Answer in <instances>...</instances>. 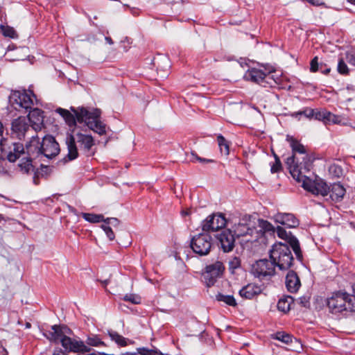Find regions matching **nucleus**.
Segmentation results:
<instances>
[{"label":"nucleus","mask_w":355,"mask_h":355,"mask_svg":"<svg viewBox=\"0 0 355 355\" xmlns=\"http://www.w3.org/2000/svg\"><path fill=\"white\" fill-rule=\"evenodd\" d=\"M164 62L166 64V67H170V64H169V62H168V58H164V60H163Z\"/></svg>","instance_id":"bf43d9fd"},{"label":"nucleus","mask_w":355,"mask_h":355,"mask_svg":"<svg viewBox=\"0 0 355 355\" xmlns=\"http://www.w3.org/2000/svg\"><path fill=\"white\" fill-rule=\"evenodd\" d=\"M33 137L35 139L33 151H35L37 157L43 155L47 158H52L58 155L60 146L53 137L49 135L44 137L41 144L39 142V137L37 136H32L31 140L33 139Z\"/></svg>","instance_id":"423d86ee"},{"label":"nucleus","mask_w":355,"mask_h":355,"mask_svg":"<svg viewBox=\"0 0 355 355\" xmlns=\"http://www.w3.org/2000/svg\"><path fill=\"white\" fill-rule=\"evenodd\" d=\"M191 156L193 157V159H191V162H194L195 160H197L202 164H209V163L214 162V160L211 159L202 158V157H199L195 153H191Z\"/></svg>","instance_id":"c03bdc74"},{"label":"nucleus","mask_w":355,"mask_h":355,"mask_svg":"<svg viewBox=\"0 0 355 355\" xmlns=\"http://www.w3.org/2000/svg\"><path fill=\"white\" fill-rule=\"evenodd\" d=\"M347 60L349 63L355 65V52L347 55Z\"/></svg>","instance_id":"864d4df0"},{"label":"nucleus","mask_w":355,"mask_h":355,"mask_svg":"<svg viewBox=\"0 0 355 355\" xmlns=\"http://www.w3.org/2000/svg\"><path fill=\"white\" fill-rule=\"evenodd\" d=\"M10 101L16 110L22 108L27 111L33 105L31 95L26 92H15L10 96Z\"/></svg>","instance_id":"4468645a"},{"label":"nucleus","mask_w":355,"mask_h":355,"mask_svg":"<svg viewBox=\"0 0 355 355\" xmlns=\"http://www.w3.org/2000/svg\"><path fill=\"white\" fill-rule=\"evenodd\" d=\"M244 77L245 79L260 84L263 87H266V83L269 85L272 84L269 81L270 79H272L275 83H277L279 82V79L276 80L273 79L272 76L270 74H266L262 70L256 68L248 69L245 73Z\"/></svg>","instance_id":"ddd939ff"},{"label":"nucleus","mask_w":355,"mask_h":355,"mask_svg":"<svg viewBox=\"0 0 355 355\" xmlns=\"http://www.w3.org/2000/svg\"><path fill=\"white\" fill-rule=\"evenodd\" d=\"M252 272L256 277L262 280L275 275V265L272 261L260 259L252 265Z\"/></svg>","instance_id":"9d476101"},{"label":"nucleus","mask_w":355,"mask_h":355,"mask_svg":"<svg viewBox=\"0 0 355 355\" xmlns=\"http://www.w3.org/2000/svg\"><path fill=\"white\" fill-rule=\"evenodd\" d=\"M105 41H106L109 44H113V43H114V42H113V41H112V38H111V37H105Z\"/></svg>","instance_id":"13d9d810"},{"label":"nucleus","mask_w":355,"mask_h":355,"mask_svg":"<svg viewBox=\"0 0 355 355\" xmlns=\"http://www.w3.org/2000/svg\"><path fill=\"white\" fill-rule=\"evenodd\" d=\"M320 63L318 62V58L315 56L310 63V70L312 72L319 71Z\"/></svg>","instance_id":"09e8293b"},{"label":"nucleus","mask_w":355,"mask_h":355,"mask_svg":"<svg viewBox=\"0 0 355 355\" xmlns=\"http://www.w3.org/2000/svg\"><path fill=\"white\" fill-rule=\"evenodd\" d=\"M31 327V323H30V322H26V328H30Z\"/></svg>","instance_id":"e2e57ef3"},{"label":"nucleus","mask_w":355,"mask_h":355,"mask_svg":"<svg viewBox=\"0 0 355 355\" xmlns=\"http://www.w3.org/2000/svg\"><path fill=\"white\" fill-rule=\"evenodd\" d=\"M3 125L1 123V122L0 121V137L2 136V133H3Z\"/></svg>","instance_id":"052dcab7"},{"label":"nucleus","mask_w":355,"mask_h":355,"mask_svg":"<svg viewBox=\"0 0 355 355\" xmlns=\"http://www.w3.org/2000/svg\"><path fill=\"white\" fill-rule=\"evenodd\" d=\"M76 142L78 144L80 150L83 151L86 156H91L94 154L92 148L94 145V141L91 135L77 133L74 137L70 135L66 139L68 153L63 159L64 163L78 157V153Z\"/></svg>","instance_id":"f03ea898"},{"label":"nucleus","mask_w":355,"mask_h":355,"mask_svg":"<svg viewBox=\"0 0 355 355\" xmlns=\"http://www.w3.org/2000/svg\"><path fill=\"white\" fill-rule=\"evenodd\" d=\"M191 214V210L190 209H187V210H184L182 211V216H187V215H189Z\"/></svg>","instance_id":"4d7b16f0"},{"label":"nucleus","mask_w":355,"mask_h":355,"mask_svg":"<svg viewBox=\"0 0 355 355\" xmlns=\"http://www.w3.org/2000/svg\"><path fill=\"white\" fill-rule=\"evenodd\" d=\"M125 42H127L128 45H130L131 44V42L129 38L125 37L123 40L121 41V43L125 44ZM124 50L126 51L128 49V46H123Z\"/></svg>","instance_id":"6e6d98bb"},{"label":"nucleus","mask_w":355,"mask_h":355,"mask_svg":"<svg viewBox=\"0 0 355 355\" xmlns=\"http://www.w3.org/2000/svg\"><path fill=\"white\" fill-rule=\"evenodd\" d=\"M71 110L76 114L78 123H85L92 130L103 135L106 133V127L100 120L101 111L98 109L91 110L84 107H71Z\"/></svg>","instance_id":"7ed1b4c3"},{"label":"nucleus","mask_w":355,"mask_h":355,"mask_svg":"<svg viewBox=\"0 0 355 355\" xmlns=\"http://www.w3.org/2000/svg\"><path fill=\"white\" fill-rule=\"evenodd\" d=\"M349 2L355 5V0H347Z\"/></svg>","instance_id":"0e129e2a"},{"label":"nucleus","mask_w":355,"mask_h":355,"mask_svg":"<svg viewBox=\"0 0 355 355\" xmlns=\"http://www.w3.org/2000/svg\"><path fill=\"white\" fill-rule=\"evenodd\" d=\"M286 286L288 291L291 293H295L300 288L301 284L300 280L293 270H291L288 272L286 277Z\"/></svg>","instance_id":"393cba45"},{"label":"nucleus","mask_w":355,"mask_h":355,"mask_svg":"<svg viewBox=\"0 0 355 355\" xmlns=\"http://www.w3.org/2000/svg\"><path fill=\"white\" fill-rule=\"evenodd\" d=\"M107 334L112 341L116 343L119 346L125 347L128 345L129 343L132 344V342L130 341L128 339L124 338L121 335L119 334L116 331L112 330H108Z\"/></svg>","instance_id":"cd10ccee"},{"label":"nucleus","mask_w":355,"mask_h":355,"mask_svg":"<svg viewBox=\"0 0 355 355\" xmlns=\"http://www.w3.org/2000/svg\"><path fill=\"white\" fill-rule=\"evenodd\" d=\"M338 71L341 74H347L348 73L347 66L343 60H340L338 62Z\"/></svg>","instance_id":"de8ad7c7"},{"label":"nucleus","mask_w":355,"mask_h":355,"mask_svg":"<svg viewBox=\"0 0 355 355\" xmlns=\"http://www.w3.org/2000/svg\"><path fill=\"white\" fill-rule=\"evenodd\" d=\"M102 229L105 231L107 236L109 238L110 241H113L115 238L114 234L112 230V228L107 225H102Z\"/></svg>","instance_id":"a18cd8bd"},{"label":"nucleus","mask_w":355,"mask_h":355,"mask_svg":"<svg viewBox=\"0 0 355 355\" xmlns=\"http://www.w3.org/2000/svg\"><path fill=\"white\" fill-rule=\"evenodd\" d=\"M271 338L282 341L285 344H289L292 342L291 335L284 331H278L275 334H273L271 335Z\"/></svg>","instance_id":"2f4dec72"},{"label":"nucleus","mask_w":355,"mask_h":355,"mask_svg":"<svg viewBox=\"0 0 355 355\" xmlns=\"http://www.w3.org/2000/svg\"><path fill=\"white\" fill-rule=\"evenodd\" d=\"M123 300L127 302H130L132 304H137L141 302L140 297L134 294H126L123 297Z\"/></svg>","instance_id":"a19ab883"},{"label":"nucleus","mask_w":355,"mask_h":355,"mask_svg":"<svg viewBox=\"0 0 355 355\" xmlns=\"http://www.w3.org/2000/svg\"><path fill=\"white\" fill-rule=\"evenodd\" d=\"M352 297H355V296H351Z\"/></svg>","instance_id":"338daca9"},{"label":"nucleus","mask_w":355,"mask_h":355,"mask_svg":"<svg viewBox=\"0 0 355 355\" xmlns=\"http://www.w3.org/2000/svg\"><path fill=\"white\" fill-rule=\"evenodd\" d=\"M345 191V189L342 184L340 183H334L329 187V194L333 201L338 202L343 198Z\"/></svg>","instance_id":"bb28decb"},{"label":"nucleus","mask_w":355,"mask_h":355,"mask_svg":"<svg viewBox=\"0 0 355 355\" xmlns=\"http://www.w3.org/2000/svg\"><path fill=\"white\" fill-rule=\"evenodd\" d=\"M35 142V139L33 137V139L31 141L29 146H27V154L28 156L23 157L18 164V167L20 171L23 173H29L31 171H33L34 169V166L33 165V159L37 157L35 151H33L34 143Z\"/></svg>","instance_id":"2eb2a0df"},{"label":"nucleus","mask_w":355,"mask_h":355,"mask_svg":"<svg viewBox=\"0 0 355 355\" xmlns=\"http://www.w3.org/2000/svg\"><path fill=\"white\" fill-rule=\"evenodd\" d=\"M12 130L17 135V137L21 139L24 137L25 134L30 130V125L25 118L19 117L13 121Z\"/></svg>","instance_id":"4be33fe9"},{"label":"nucleus","mask_w":355,"mask_h":355,"mask_svg":"<svg viewBox=\"0 0 355 355\" xmlns=\"http://www.w3.org/2000/svg\"><path fill=\"white\" fill-rule=\"evenodd\" d=\"M278 236L286 241H288L290 246L292 248L295 252L296 257L299 260L302 259V254L300 246L298 240L291 234H288L286 231L282 227L278 226L276 230Z\"/></svg>","instance_id":"f3484780"},{"label":"nucleus","mask_w":355,"mask_h":355,"mask_svg":"<svg viewBox=\"0 0 355 355\" xmlns=\"http://www.w3.org/2000/svg\"><path fill=\"white\" fill-rule=\"evenodd\" d=\"M270 257L280 270H288L293 264V257L289 246L286 243H278L272 245Z\"/></svg>","instance_id":"20e7f679"},{"label":"nucleus","mask_w":355,"mask_h":355,"mask_svg":"<svg viewBox=\"0 0 355 355\" xmlns=\"http://www.w3.org/2000/svg\"><path fill=\"white\" fill-rule=\"evenodd\" d=\"M319 71H320L324 74H328L330 72L331 69L330 67H327L325 64L320 62Z\"/></svg>","instance_id":"603ef678"},{"label":"nucleus","mask_w":355,"mask_h":355,"mask_svg":"<svg viewBox=\"0 0 355 355\" xmlns=\"http://www.w3.org/2000/svg\"><path fill=\"white\" fill-rule=\"evenodd\" d=\"M101 283L104 286H105L108 283V280L102 281Z\"/></svg>","instance_id":"680f3d73"},{"label":"nucleus","mask_w":355,"mask_h":355,"mask_svg":"<svg viewBox=\"0 0 355 355\" xmlns=\"http://www.w3.org/2000/svg\"><path fill=\"white\" fill-rule=\"evenodd\" d=\"M307 173H302L300 174L302 177L293 178L297 182H302V187L311 192L314 195H321L326 196L329 194V187L322 180H315L312 181L308 178Z\"/></svg>","instance_id":"0eeeda50"},{"label":"nucleus","mask_w":355,"mask_h":355,"mask_svg":"<svg viewBox=\"0 0 355 355\" xmlns=\"http://www.w3.org/2000/svg\"><path fill=\"white\" fill-rule=\"evenodd\" d=\"M138 352L141 355H164L160 352H157L156 350L149 349L147 348H139Z\"/></svg>","instance_id":"79ce46f5"},{"label":"nucleus","mask_w":355,"mask_h":355,"mask_svg":"<svg viewBox=\"0 0 355 355\" xmlns=\"http://www.w3.org/2000/svg\"><path fill=\"white\" fill-rule=\"evenodd\" d=\"M12 141L0 137V159H7L10 162H15V157L11 155L10 148L12 145Z\"/></svg>","instance_id":"5701e85b"},{"label":"nucleus","mask_w":355,"mask_h":355,"mask_svg":"<svg viewBox=\"0 0 355 355\" xmlns=\"http://www.w3.org/2000/svg\"><path fill=\"white\" fill-rule=\"evenodd\" d=\"M83 217L85 220L93 223H99L104 220L103 216L101 214L83 213Z\"/></svg>","instance_id":"f704fd0d"},{"label":"nucleus","mask_w":355,"mask_h":355,"mask_svg":"<svg viewBox=\"0 0 355 355\" xmlns=\"http://www.w3.org/2000/svg\"><path fill=\"white\" fill-rule=\"evenodd\" d=\"M71 107L70 108H71ZM56 113L59 114L70 128H75L78 121L76 114L70 109V111L61 107L57 108Z\"/></svg>","instance_id":"a878e982"},{"label":"nucleus","mask_w":355,"mask_h":355,"mask_svg":"<svg viewBox=\"0 0 355 355\" xmlns=\"http://www.w3.org/2000/svg\"><path fill=\"white\" fill-rule=\"evenodd\" d=\"M226 219L221 214H213L207 217L202 223V229L205 232H216L223 228Z\"/></svg>","instance_id":"f8f14e48"},{"label":"nucleus","mask_w":355,"mask_h":355,"mask_svg":"<svg viewBox=\"0 0 355 355\" xmlns=\"http://www.w3.org/2000/svg\"><path fill=\"white\" fill-rule=\"evenodd\" d=\"M43 111L35 108L29 112L28 115V121L31 123V126L35 131H38L43 127L44 116Z\"/></svg>","instance_id":"aec40b11"},{"label":"nucleus","mask_w":355,"mask_h":355,"mask_svg":"<svg viewBox=\"0 0 355 355\" xmlns=\"http://www.w3.org/2000/svg\"><path fill=\"white\" fill-rule=\"evenodd\" d=\"M273 218L276 223L288 228L297 227L300 224L299 220L292 214L278 213Z\"/></svg>","instance_id":"412c9836"},{"label":"nucleus","mask_w":355,"mask_h":355,"mask_svg":"<svg viewBox=\"0 0 355 355\" xmlns=\"http://www.w3.org/2000/svg\"><path fill=\"white\" fill-rule=\"evenodd\" d=\"M61 345L67 352L85 353L89 352L91 348L80 339L72 338L65 335L61 340Z\"/></svg>","instance_id":"9b49d317"},{"label":"nucleus","mask_w":355,"mask_h":355,"mask_svg":"<svg viewBox=\"0 0 355 355\" xmlns=\"http://www.w3.org/2000/svg\"><path fill=\"white\" fill-rule=\"evenodd\" d=\"M297 302L302 307H308L310 304L309 298L306 297H300Z\"/></svg>","instance_id":"3c124183"},{"label":"nucleus","mask_w":355,"mask_h":355,"mask_svg":"<svg viewBox=\"0 0 355 355\" xmlns=\"http://www.w3.org/2000/svg\"><path fill=\"white\" fill-rule=\"evenodd\" d=\"M314 109L306 107L302 111L294 112L291 114L292 116L297 118L300 115H304L309 119L313 118Z\"/></svg>","instance_id":"e433bc0d"},{"label":"nucleus","mask_w":355,"mask_h":355,"mask_svg":"<svg viewBox=\"0 0 355 355\" xmlns=\"http://www.w3.org/2000/svg\"><path fill=\"white\" fill-rule=\"evenodd\" d=\"M341 121L340 117L338 115H336L331 112H329L328 117L327 118V123L331 122L335 124H338Z\"/></svg>","instance_id":"37998d69"},{"label":"nucleus","mask_w":355,"mask_h":355,"mask_svg":"<svg viewBox=\"0 0 355 355\" xmlns=\"http://www.w3.org/2000/svg\"><path fill=\"white\" fill-rule=\"evenodd\" d=\"M86 343L87 344V345L93 347L104 345V343L96 335H92L89 336L86 340Z\"/></svg>","instance_id":"4c0bfd02"},{"label":"nucleus","mask_w":355,"mask_h":355,"mask_svg":"<svg viewBox=\"0 0 355 355\" xmlns=\"http://www.w3.org/2000/svg\"><path fill=\"white\" fill-rule=\"evenodd\" d=\"M262 292V288L256 284H248L239 291V295L245 299H252Z\"/></svg>","instance_id":"b1692460"},{"label":"nucleus","mask_w":355,"mask_h":355,"mask_svg":"<svg viewBox=\"0 0 355 355\" xmlns=\"http://www.w3.org/2000/svg\"><path fill=\"white\" fill-rule=\"evenodd\" d=\"M11 155L15 157V162L21 155L25 154L24 148L22 144L13 142L10 148Z\"/></svg>","instance_id":"c756f323"},{"label":"nucleus","mask_w":355,"mask_h":355,"mask_svg":"<svg viewBox=\"0 0 355 355\" xmlns=\"http://www.w3.org/2000/svg\"><path fill=\"white\" fill-rule=\"evenodd\" d=\"M53 355H67V352L62 350L61 349H55L53 352Z\"/></svg>","instance_id":"5fc2aeb1"},{"label":"nucleus","mask_w":355,"mask_h":355,"mask_svg":"<svg viewBox=\"0 0 355 355\" xmlns=\"http://www.w3.org/2000/svg\"><path fill=\"white\" fill-rule=\"evenodd\" d=\"M105 224L104 225H112L114 227H116L119 225V220L116 218H107L106 219H104V220H103Z\"/></svg>","instance_id":"8fccbe9b"},{"label":"nucleus","mask_w":355,"mask_h":355,"mask_svg":"<svg viewBox=\"0 0 355 355\" xmlns=\"http://www.w3.org/2000/svg\"><path fill=\"white\" fill-rule=\"evenodd\" d=\"M212 237L208 234H198L190 242V247L194 253L200 256L207 255L212 247Z\"/></svg>","instance_id":"1a4fd4ad"},{"label":"nucleus","mask_w":355,"mask_h":355,"mask_svg":"<svg viewBox=\"0 0 355 355\" xmlns=\"http://www.w3.org/2000/svg\"><path fill=\"white\" fill-rule=\"evenodd\" d=\"M293 302V299L291 296L281 298L277 303V309L284 313H287L291 309V305Z\"/></svg>","instance_id":"c85d7f7f"},{"label":"nucleus","mask_w":355,"mask_h":355,"mask_svg":"<svg viewBox=\"0 0 355 355\" xmlns=\"http://www.w3.org/2000/svg\"><path fill=\"white\" fill-rule=\"evenodd\" d=\"M225 266L222 261H216L207 265L202 272V282L207 287L213 286L222 277Z\"/></svg>","instance_id":"6e6552de"},{"label":"nucleus","mask_w":355,"mask_h":355,"mask_svg":"<svg viewBox=\"0 0 355 355\" xmlns=\"http://www.w3.org/2000/svg\"><path fill=\"white\" fill-rule=\"evenodd\" d=\"M229 270L232 273L234 272V270L241 266V260L239 257H232L229 261Z\"/></svg>","instance_id":"ea45409f"},{"label":"nucleus","mask_w":355,"mask_h":355,"mask_svg":"<svg viewBox=\"0 0 355 355\" xmlns=\"http://www.w3.org/2000/svg\"><path fill=\"white\" fill-rule=\"evenodd\" d=\"M286 140L292 148L293 155L287 158L286 164L292 177L299 178L302 173L310 171L312 159L306 153L304 146L297 139L288 135Z\"/></svg>","instance_id":"f257e3e1"},{"label":"nucleus","mask_w":355,"mask_h":355,"mask_svg":"<svg viewBox=\"0 0 355 355\" xmlns=\"http://www.w3.org/2000/svg\"><path fill=\"white\" fill-rule=\"evenodd\" d=\"M1 29L4 36L10 38L17 37V34L12 27L8 26H1Z\"/></svg>","instance_id":"58836bf2"},{"label":"nucleus","mask_w":355,"mask_h":355,"mask_svg":"<svg viewBox=\"0 0 355 355\" xmlns=\"http://www.w3.org/2000/svg\"><path fill=\"white\" fill-rule=\"evenodd\" d=\"M275 162L272 164L270 169L272 173L279 172L282 168V164L279 158L277 155H275Z\"/></svg>","instance_id":"49530a36"},{"label":"nucleus","mask_w":355,"mask_h":355,"mask_svg":"<svg viewBox=\"0 0 355 355\" xmlns=\"http://www.w3.org/2000/svg\"><path fill=\"white\" fill-rule=\"evenodd\" d=\"M216 298L218 301L223 302L229 306H235L237 304L233 295H225L221 293H218L216 295Z\"/></svg>","instance_id":"72a5a7b5"},{"label":"nucleus","mask_w":355,"mask_h":355,"mask_svg":"<svg viewBox=\"0 0 355 355\" xmlns=\"http://www.w3.org/2000/svg\"><path fill=\"white\" fill-rule=\"evenodd\" d=\"M222 250L225 252H231L235 245L234 234L230 230H225L217 236Z\"/></svg>","instance_id":"6ab92c4d"},{"label":"nucleus","mask_w":355,"mask_h":355,"mask_svg":"<svg viewBox=\"0 0 355 355\" xmlns=\"http://www.w3.org/2000/svg\"><path fill=\"white\" fill-rule=\"evenodd\" d=\"M329 111L322 110H314L313 117L318 121H323L327 124V118L328 117Z\"/></svg>","instance_id":"c9c22d12"},{"label":"nucleus","mask_w":355,"mask_h":355,"mask_svg":"<svg viewBox=\"0 0 355 355\" xmlns=\"http://www.w3.org/2000/svg\"><path fill=\"white\" fill-rule=\"evenodd\" d=\"M71 329L64 325H53L51 329L44 334V336L51 342L61 343V340L66 334H70Z\"/></svg>","instance_id":"dca6fc26"},{"label":"nucleus","mask_w":355,"mask_h":355,"mask_svg":"<svg viewBox=\"0 0 355 355\" xmlns=\"http://www.w3.org/2000/svg\"><path fill=\"white\" fill-rule=\"evenodd\" d=\"M258 227H259V231L263 233H274L275 232L274 226L270 223L263 219H259L258 220Z\"/></svg>","instance_id":"7c9ffc66"},{"label":"nucleus","mask_w":355,"mask_h":355,"mask_svg":"<svg viewBox=\"0 0 355 355\" xmlns=\"http://www.w3.org/2000/svg\"><path fill=\"white\" fill-rule=\"evenodd\" d=\"M217 141L221 153L225 155H229L230 148L228 141L222 135H218L217 137Z\"/></svg>","instance_id":"473e14b6"},{"label":"nucleus","mask_w":355,"mask_h":355,"mask_svg":"<svg viewBox=\"0 0 355 355\" xmlns=\"http://www.w3.org/2000/svg\"><path fill=\"white\" fill-rule=\"evenodd\" d=\"M3 219L2 216L0 214V221Z\"/></svg>","instance_id":"69168bd1"},{"label":"nucleus","mask_w":355,"mask_h":355,"mask_svg":"<svg viewBox=\"0 0 355 355\" xmlns=\"http://www.w3.org/2000/svg\"><path fill=\"white\" fill-rule=\"evenodd\" d=\"M327 306L333 313L353 311L355 310V297L346 293L337 292L327 299Z\"/></svg>","instance_id":"39448f33"},{"label":"nucleus","mask_w":355,"mask_h":355,"mask_svg":"<svg viewBox=\"0 0 355 355\" xmlns=\"http://www.w3.org/2000/svg\"><path fill=\"white\" fill-rule=\"evenodd\" d=\"M250 216L245 215L241 218L239 223L234 226V234L237 237L251 235L254 232V229L250 227Z\"/></svg>","instance_id":"a211bd4d"}]
</instances>
